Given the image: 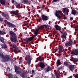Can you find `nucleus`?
Masks as SVG:
<instances>
[{
	"mask_svg": "<svg viewBox=\"0 0 78 78\" xmlns=\"http://www.w3.org/2000/svg\"><path fill=\"white\" fill-rule=\"evenodd\" d=\"M10 34L11 36H12V37L10 38L11 41H12L13 42H17V40L16 37V34H15L12 31L10 32Z\"/></svg>",
	"mask_w": 78,
	"mask_h": 78,
	"instance_id": "obj_1",
	"label": "nucleus"
},
{
	"mask_svg": "<svg viewBox=\"0 0 78 78\" xmlns=\"http://www.w3.org/2000/svg\"><path fill=\"white\" fill-rule=\"evenodd\" d=\"M61 11L58 10L57 11L55 12V14L57 17H58V19H60L61 18Z\"/></svg>",
	"mask_w": 78,
	"mask_h": 78,
	"instance_id": "obj_2",
	"label": "nucleus"
},
{
	"mask_svg": "<svg viewBox=\"0 0 78 78\" xmlns=\"http://www.w3.org/2000/svg\"><path fill=\"white\" fill-rule=\"evenodd\" d=\"M44 25L43 26H41L39 27L35 31V34H36L37 35V33L39 30H42V28H44V27H45Z\"/></svg>",
	"mask_w": 78,
	"mask_h": 78,
	"instance_id": "obj_3",
	"label": "nucleus"
},
{
	"mask_svg": "<svg viewBox=\"0 0 78 78\" xmlns=\"http://www.w3.org/2000/svg\"><path fill=\"white\" fill-rule=\"evenodd\" d=\"M15 72L17 73L18 74H20V73H21V69L20 68L17 69V66H15Z\"/></svg>",
	"mask_w": 78,
	"mask_h": 78,
	"instance_id": "obj_4",
	"label": "nucleus"
},
{
	"mask_svg": "<svg viewBox=\"0 0 78 78\" xmlns=\"http://www.w3.org/2000/svg\"><path fill=\"white\" fill-rule=\"evenodd\" d=\"M9 55H6L5 56V58H3V62H6L8 61V60H9Z\"/></svg>",
	"mask_w": 78,
	"mask_h": 78,
	"instance_id": "obj_5",
	"label": "nucleus"
},
{
	"mask_svg": "<svg viewBox=\"0 0 78 78\" xmlns=\"http://www.w3.org/2000/svg\"><path fill=\"white\" fill-rule=\"evenodd\" d=\"M72 44H73L72 40H71L69 42L66 44L65 45L66 47H69V46H71V45H72Z\"/></svg>",
	"mask_w": 78,
	"mask_h": 78,
	"instance_id": "obj_6",
	"label": "nucleus"
},
{
	"mask_svg": "<svg viewBox=\"0 0 78 78\" xmlns=\"http://www.w3.org/2000/svg\"><path fill=\"white\" fill-rule=\"evenodd\" d=\"M58 49L59 51H61V52H64V48L62 45L59 46Z\"/></svg>",
	"mask_w": 78,
	"mask_h": 78,
	"instance_id": "obj_7",
	"label": "nucleus"
},
{
	"mask_svg": "<svg viewBox=\"0 0 78 78\" xmlns=\"http://www.w3.org/2000/svg\"><path fill=\"white\" fill-rule=\"evenodd\" d=\"M7 24L8 25H9V27H11L12 28H14V27H16V26L15 25H14L13 24L9 22H7Z\"/></svg>",
	"mask_w": 78,
	"mask_h": 78,
	"instance_id": "obj_8",
	"label": "nucleus"
},
{
	"mask_svg": "<svg viewBox=\"0 0 78 78\" xmlns=\"http://www.w3.org/2000/svg\"><path fill=\"white\" fill-rule=\"evenodd\" d=\"M34 34H35V35H34L33 37H30L28 39V41H32V40H33V38L34 37H35V36H37V34H35V32L34 33Z\"/></svg>",
	"mask_w": 78,
	"mask_h": 78,
	"instance_id": "obj_9",
	"label": "nucleus"
},
{
	"mask_svg": "<svg viewBox=\"0 0 78 78\" xmlns=\"http://www.w3.org/2000/svg\"><path fill=\"white\" fill-rule=\"evenodd\" d=\"M44 70L45 72H47L51 70V68L49 66H48L46 69H44Z\"/></svg>",
	"mask_w": 78,
	"mask_h": 78,
	"instance_id": "obj_10",
	"label": "nucleus"
},
{
	"mask_svg": "<svg viewBox=\"0 0 78 78\" xmlns=\"http://www.w3.org/2000/svg\"><path fill=\"white\" fill-rule=\"evenodd\" d=\"M67 8H63L62 9L63 12L66 14V15H68V13L67 12Z\"/></svg>",
	"mask_w": 78,
	"mask_h": 78,
	"instance_id": "obj_11",
	"label": "nucleus"
},
{
	"mask_svg": "<svg viewBox=\"0 0 78 78\" xmlns=\"http://www.w3.org/2000/svg\"><path fill=\"white\" fill-rule=\"evenodd\" d=\"M69 69L70 70L73 71V70L74 69H75V66L73 65H71L69 66Z\"/></svg>",
	"mask_w": 78,
	"mask_h": 78,
	"instance_id": "obj_12",
	"label": "nucleus"
},
{
	"mask_svg": "<svg viewBox=\"0 0 78 78\" xmlns=\"http://www.w3.org/2000/svg\"><path fill=\"white\" fill-rule=\"evenodd\" d=\"M42 19L44 20H47L48 19V17L46 16L42 15Z\"/></svg>",
	"mask_w": 78,
	"mask_h": 78,
	"instance_id": "obj_13",
	"label": "nucleus"
},
{
	"mask_svg": "<svg viewBox=\"0 0 78 78\" xmlns=\"http://www.w3.org/2000/svg\"><path fill=\"white\" fill-rule=\"evenodd\" d=\"M67 36V34L66 32H64L63 35L62 36V39H65L66 38V36Z\"/></svg>",
	"mask_w": 78,
	"mask_h": 78,
	"instance_id": "obj_14",
	"label": "nucleus"
},
{
	"mask_svg": "<svg viewBox=\"0 0 78 78\" xmlns=\"http://www.w3.org/2000/svg\"><path fill=\"white\" fill-rule=\"evenodd\" d=\"M55 27L57 30H59V31L61 30V27H60L59 26L56 25L55 26Z\"/></svg>",
	"mask_w": 78,
	"mask_h": 78,
	"instance_id": "obj_15",
	"label": "nucleus"
},
{
	"mask_svg": "<svg viewBox=\"0 0 78 78\" xmlns=\"http://www.w3.org/2000/svg\"><path fill=\"white\" fill-rule=\"evenodd\" d=\"M40 67H41L42 69H43V68L45 67V65L42 63H40Z\"/></svg>",
	"mask_w": 78,
	"mask_h": 78,
	"instance_id": "obj_16",
	"label": "nucleus"
},
{
	"mask_svg": "<svg viewBox=\"0 0 78 78\" xmlns=\"http://www.w3.org/2000/svg\"><path fill=\"white\" fill-rule=\"evenodd\" d=\"M18 12H19V11L18 10L16 11V12L13 11L12 12V14H13L15 15H17L19 14Z\"/></svg>",
	"mask_w": 78,
	"mask_h": 78,
	"instance_id": "obj_17",
	"label": "nucleus"
},
{
	"mask_svg": "<svg viewBox=\"0 0 78 78\" xmlns=\"http://www.w3.org/2000/svg\"><path fill=\"white\" fill-rule=\"evenodd\" d=\"M0 2L2 5H5V0H0Z\"/></svg>",
	"mask_w": 78,
	"mask_h": 78,
	"instance_id": "obj_18",
	"label": "nucleus"
},
{
	"mask_svg": "<svg viewBox=\"0 0 78 78\" xmlns=\"http://www.w3.org/2000/svg\"><path fill=\"white\" fill-rule=\"evenodd\" d=\"M44 26L45 28L49 29V28H50V25L47 24L44 25Z\"/></svg>",
	"mask_w": 78,
	"mask_h": 78,
	"instance_id": "obj_19",
	"label": "nucleus"
},
{
	"mask_svg": "<svg viewBox=\"0 0 78 78\" xmlns=\"http://www.w3.org/2000/svg\"><path fill=\"white\" fill-rule=\"evenodd\" d=\"M27 62V63L28 64H30V62L31 61V58H30V57H29L28 59L26 60Z\"/></svg>",
	"mask_w": 78,
	"mask_h": 78,
	"instance_id": "obj_20",
	"label": "nucleus"
},
{
	"mask_svg": "<svg viewBox=\"0 0 78 78\" xmlns=\"http://www.w3.org/2000/svg\"><path fill=\"white\" fill-rule=\"evenodd\" d=\"M73 55H78V50H75L73 53Z\"/></svg>",
	"mask_w": 78,
	"mask_h": 78,
	"instance_id": "obj_21",
	"label": "nucleus"
},
{
	"mask_svg": "<svg viewBox=\"0 0 78 78\" xmlns=\"http://www.w3.org/2000/svg\"><path fill=\"white\" fill-rule=\"evenodd\" d=\"M56 64H57V66H58V65L59 66H60V65H61V62L60 61V60H58L57 61V62H56Z\"/></svg>",
	"mask_w": 78,
	"mask_h": 78,
	"instance_id": "obj_22",
	"label": "nucleus"
},
{
	"mask_svg": "<svg viewBox=\"0 0 78 78\" xmlns=\"http://www.w3.org/2000/svg\"><path fill=\"white\" fill-rule=\"evenodd\" d=\"M0 41L2 42V43L4 42V38L1 36H0Z\"/></svg>",
	"mask_w": 78,
	"mask_h": 78,
	"instance_id": "obj_23",
	"label": "nucleus"
},
{
	"mask_svg": "<svg viewBox=\"0 0 78 78\" xmlns=\"http://www.w3.org/2000/svg\"><path fill=\"white\" fill-rule=\"evenodd\" d=\"M0 58H2L3 59L4 58V55H3V54L2 52L0 53Z\"/></svg>",
	"mask_w": 78,
	"mask_h": 78,
	"instance_id": "obj_24",
	"label": "nucleus"
},
{
	"mask_svg": "<svg viewBox=\"0 0 78 78\" xmlns=\"http://www.w3.org/2000/svg\"><path fill=\"white\" fill-rule=\"evenodd\" d=\"M2 46L3 48H7V46L5 44H2Z\"/></svg>",
	"mask_w": 78,
	"mask_h": 78,
	"instance_id": "obj_25",
	"label": "nucleus"
},
{
	"mask_svg": "<svg viewBox=\"0 0 78 78\" xmlns=\"http://www.w3.org/2000/svg\"><path fill=\"white\" fill-rule=\"evenodd\" d=\"M59 73H57L56 74V78H60L59 77Z\"/></svg>",
	"mask_w": 78,
	"mask_h": 78,
	"instance_id": "obj_26",
	"label": "nucleus"
},
{
	"mask_svg": "<svg viewBox=\"0 0 78 78\" xmlns=\"http://www.w3.org/2000/svg\"><path fill=\"white\" fill-rule=\"evenodd\" d=\"M6 32L0 30V34H5Z\"/></svg>",
	"mask_w": 78,
	"mask_h": 78,
	"instance_id": "obj_27",
	"label": "nucleus"
},
{
	"mask_svg": "<svg viewBox=\"0 0 78 78\" xmlns=\"http://www.w3.org/2000/svg\"><path fill=\"white\" fill-rule=\"evenodd\" d=\"M9 76L8 78H13V77H12V74H9Z\"/></svg>",
	"mask_w": 78,
	"mask_h": 78,
	"instance_id": "obj_28",
	"label": "nucleus"
},
{
	"mask_svg": "<svg viewBox=\"0 0 78 78\" xmlns=\"http://www.w3.org/2000/svg\"><path fill=\"white\" fill-rule=\"evenodd\" d=\"M23 62V60L22 59H20L19 60V64H22Z\"/></svg>",
	"mask_w": 78,
	"mask_h": 78,
	"instance_id": "obj_29",
	"label": "nucleus"
},
{
	"mask_svg": "<svg viewBox=\"0 0 78 78\" xmlns=\"http://www.w3.org/2000/svg\"><path fill=\"white\" fill-rule=\"evenodd\" d=\"M12 47L13 48H15V49H16V48H17V47L14 44L12 45Z\"/></svg>",
	"mask_w": 78,
	"mask_h": 78,
	"instance_id": "obj_30",
	"label": "nucleus"
},
{
	"mask_svg": "<svg viewBox=\"0 0 78 78\" xmlns=\"http://www.w3.org/2000/svg\"><path fill=\"white\" fill-rule=\"evenodd\" d=\"M73 61L74 62H77V61L76 58H73Z\"/></svg>",
	"mask_w": 78,
	"mask_h": 78,
	"instance_id": "obj_31",
	"label": "nucleus"
},
{
	"mask_svg": "<svg viewBox=\"0 0 78 78\" xmlns=\"http://www.w3.org/2000/svg\"><path fill=\"white\" fill-rule=\"evenodd\" d=\"M76 12L72 11V14H73L74 15H75V14H76Z\"/></svg>",
	"mask_w": 78,
	"mask_h": 78,
	"instance_id": "obj_32",
	"label": "nucleus"
},
{
	"mask_svg": "<svg viewBox=\"0 0 78 78\" xmlns=\"http://www.w3.org/2000/svg\"><path fill=\"white\" fill-rule=\"evenodd\" d=\"M36 74V73H35V72H34V70H32V75H34Z\"/></svg>",
	"mask_w": 78,
	"mask_h": 78,
	"instance_id": "obj_33",
	"label": "nucleus"
},
{
	"mask_svg": "<svg viewBox=\"0 0 78 78\" xmlns=\"http://www.w3.org/2000/svg\"><path fill=\"white\" fill-rule=\"evenodd\" d=\"M37 59H38V60H39L40 61H42V59H41V57H38L37 58Z\"/></svg>",
	"mask_w": 78,
	"mask_h": 78,
	"instance_id": "obj_34",
	"label": "nucleus"
},
{
	"mask_svg": "<svg viewBox=\"0 0 78 78\" xmlns=\"http://www.w3.org/2000/svg\"><path fill=\"white\" fill-rule=\"evenodd\" d=\"M3 18L2 17H0V21H3Z\"/></svg>",
	"mask_w": 78,
	"mask_h": 78,
	"instance_id": "obj_35",
	"label": "nucleus"
},
{
	"mask_svg": "<svg viewBox=\"0 0 78 78\" xmlns=\"http://www.w3.org/2000/svg\"><path fill=\"white\" fill-rule=\"evenodd\" d=\"M59 0H53L52 2H59Z\"/></svg>",
	"mask_w": 78,
	"mask_h": 78,
	"instance_id": "obj_36",
	"label": "nucleus"
},
{
	"mask_svg": "<svg viewBox=\"0 0 78 78\" xmlns=\"http://www.w3.org/2000/svg\"><path fill=\"white\" fill-rule=\"evenodd\" d=\"M16 6H19V5H20V4L16 3Z\"/></svg>",
	"mask_w": 78,
	"mask_h": 78,
	"instance_id": "obj_37",
	"label": "nucleus"
},
{
	"mask_svg": "<svg viewBox=\"0 0 78 78\" xmlns=\"http://www.w3.org/2000/svg\"><path fill=\"white\" fill-rule=\"evenodd\" d=\"M64 64L65 65V66H67V62H65L64 63Z\"/></svg>",
	"mask_w": 78,
	"mask_h": 78,
	"instance_id": "obj_38",
	"label": "nucleus"
},
{
	"mask_svg": "<svg viewBox=\"0 0 78 78\" xmlns=\"http://www.w3.org/2000/svg\"><path fill=\"white\" fill-rule=\"evenodd\" d=\"M75 77L76 78H78V74H76L75 76Z\"/></svg>",
	"mask_w": 78,
	"mask_h": 78,
	"instance_id": "obj_39",
	"label": "nucleus"
},
{
	"mask_svg": "<svg viewBox=\"0 0 78 78\" xmlns=\"http://www.w3.org/2000/svg\"><path fill=\"white\" fill-rule=\"evenodd\" d=\"M63 69V67L61 66L60 68H59L58 69H59V70H61V69Z\"/></svg>",
	"mask_w": 78,
	"mask_h": 78,
	"instance_id": "obj_40",
	"label": "nucleus"
},
{
	"mask_svg": "<svg viewBox=\"0 0 78 78\" xmlns=\"http://www.w3.org/2000/svg\"><path fill=\"white\" fill-rule=\"evenodd\" d=\"M58 49H56V50H55V51L53 52V53H56V51H58Z\"/></svg>",
	"mask_w": 78,
	"mask_h": 78,
	"instance_id": "obj_41",
	"label": "nucleus"
},
{
	"mask_svg": "<svg viewBox=\"0 0 78 78\" xmlns=\"http://www.w3.org/2000/svg\"><path fill=\"white\" fill-rule=\"evenodd\" d=\"M7 70H8V71H10V70H11L10 69V68H9V67L7 68Z\"/></svg>",
	"mask_w": 78,
	"mask_h": 78,
	"instance_id": "obj_42",
	"label": "nucleus"
},
{
	"mask_svg": "<svg viewBox=\"0 0 78 78\" xmlns=\"http://www.w3.org/2000/svg\"><path fill=\"white\" fill-rule=\"evenodd\" d=\"M23 2L26 3L28 2V0H24Z\"/></svg>",
	"mask_w": 78,
	"mask_h": 78,
	"instance_id": "obj_43",
	"label": "nucleus"
},
{
	"mask_svg": "<svg viewBox=\"0 0 78 78\" xmlns=\"http://www.w3.org/2000/svg\"><path fill=\"white\" fill-rule=\"evenodd\" d=\"M2 15L3 16L5 17V14H4V13L3 12H2Z\"/></svg>",
	"mask_w": 78,
	"mask_h": 78,
	"instance_id": "obj_44",
	"label": "nucleus"
},
{
	"mask_svg": "<svg viewBox=\"0 0 78 78\" xmlns=\"http://www.w3.org/2000/svg\"><path fill=\"white\" fill-rule=\"evenodd\" d=\"M70 20H73V17H71L70 18Z\"/></svg>",
	"mask_w": 78,
	"mask_h": 78,
	"instance_id": "obj_45",
	"label": "nucleus"
},
{
	"mask_svg": "<svg viewBox=\"0 0 78 78\" xmlns=\"http://www.w3.org/2000/svg\"><path fill=\"white\" fill-rule=\"evenodd\" d=\"M66 74H67V73H65L64 74V75H66Z\"/></svg>",
	"mask_w": 78,
	"mask_h": 78,
	"instance_id": "obj_46",
	"label": "nucleus"
},
{
	"mask_svg": "<svg viewBox=\"0 0 78 78\" xmlns=\"http://www.w3.org/2000/svg\"><path fill=\"white\" fill-rule=\"evenodd\" d=\"M14 0L12 1V3H14Z\"/></svg>",
	"mask_w": 78,
	"mask_h": 78,
	"instance_id": "obj_47",
	"label": "nucleus"
},
{
	"mask_svg": "<svg viewBox=\"0 0 78 78\" xmlns=\"http://www.w3.org/2000/svg\"><path fill=\"white\" fill-rule=\"evenodd\" d=\"M28 24V23H27L26 24V25H27Z\"/></svg>",
	"mask_w": 78,
	"mask_h": 78,
	"instance_id": "obj_48",
	"label": "nucleus"
},
{
	"mask_svg": "<svg viewBox=\"0 0 78 78\" xmlns=\"http://www.w3.org/2000/svg\"><path fill=\"white\" fill-rule=\"evenodd\" d=\"M2 52L1 51H0V53L1 52Z\"/></svg>",
	"mask_w": 78,
	"mask_h": 78,
	"instance_id": "obj_49",
	"label": "nucleus"
},
{
	"mask_svg": "<svg viewBox=\"0 0 78 78\" xmlns=\"http://www.w3.org/2000/svg\"><path fill=\"white\" fill-rule=\"evenodd\" d=\"M15 51L16 52V50H15Z\"/></svg>",
	"mask_w": 78,
	"mask_h": 78,
	"instance_id": "obj_50",
	"label": "nucleus"
},
{
	"mask_svg": "<svg viewBox=\"0 0 78 78\" xmlns=\"http://www.w3.org/2000/svg\"><path fill=\"white\" fill-rule=\"evenodd\" d=\"M73 0H71V1H72Z\"/></svg>",
	"mask_w": 78,
	"mask_h": 78,
	"instance_id": "obj_51",
	"label": "nucleus"
},
{
	"mask_svg": "<svg viewBox=\"0 0 78 78\" xmlns=\"http://www.w3.org/2000/svg\"><path fill=\"white\" fill-rule=\"evenodd\" d=\"M16 78H18V77H16Z\"/></svg>",
	"mask_w": 78,
	"mask_h": 78,
	"instance_id": "obj_52",
	"label": "nucleus"
},
{
	"mask_svg": "<svg viewBox=\"0 0 78 78\" xmlns=\"http://www.w3.org/2000/svg\"><path fill=\"white\" fill-rule=\"evenodd\" d=\"M27 43L28 42L27 41Z\"/></svg>",
	"mask_w": 78,
	"mask_h": 78,
	"instance_id": "obj_53",
	"label": "nucleus"
}]
</instances>
